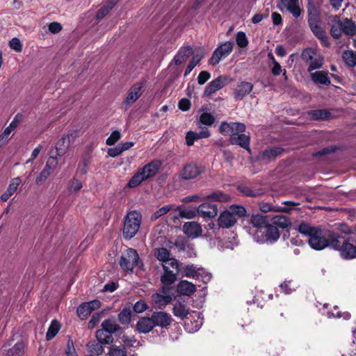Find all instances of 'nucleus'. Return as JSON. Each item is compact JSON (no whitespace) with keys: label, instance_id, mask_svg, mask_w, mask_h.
<instances>
[{"label":"nucleus","instance_id":"6","mask_svg":"<svg viewBox=\"0 0 356 356\" xmlns=\"http://www.w3.org/2000/svg\"><path fill=\"white\" fill-rule=\"evenodd\" d=\"M282 204L284 206L273 205L270 203L261 201L258 204L260 211L264 213L274 211L286 213H291L293 210H297L296 207L300 204V203L293 201H284Z\"/></svg>","mask_w":356,"mask_h":356},{"label":"nucleus","instance_id":"57","mask_svg":"<svg viewBox=\"0 0 356 356\" xmlns=\"http://www.w3.org/2000/svg\"><path fill=\"white\" fill-rule=\"evenodd\" d=\"M215 122V118L209 113H203L200 116V122L202 124L211 126Z\"/></svg>","mask_w":356,"mask_h":356},{"label":"nucleus","instance_id":"22","mask_svg":"<svg viewBox=\"0 0 356 356\" xmlns=\"http://www.w3.org/2000/svg\"><path fill=\"white\" fill-rule=\"evenodd\" d=\"M237 190L244 196L249 197H257L264 193V191L261 188H252L250 186L243 184H239L237 186Z\"/></svg>","mask_w":356,"mask_h":356},{"label":"nucleus","instance_id":"32","mask_svg":"<svg viewBox=\"0 0 356 356\" xmlns=\"http://www.w3.org/2000/svg\"><path fill=\"white\" fill-rule=\"evenodd\" d=\"M103 345H105L104 343H102L98 339H97V341H90L87 344L88 349L90 353V355H94L95 356L101 355L104 350Z\"/></svg>","mask_w":356,"mask_h":356},{"label":"nucleus","instance_id":"28","mask_svg":"<svg viewBox=\"0 0 356 356\" xmlns=\"http://www.w3.org/2000/svg\"><path fill=\"white\" fill-rule=\"evenodd\" d=\"M204 57V51L202 49H200V50L193 55L192 59L190 60L189 63L188 64L185 72H184V77L187 76L191 71L193 70V68L200 63V62L202 60V59Z\"/></svg>","mask_w":356,"mask_h":356},{"label":"nucleus","instance_id":"33","mask_svg":"<svg viewBox=\"0 0 356 356\" xmlns=\"http://www.w3.org/2000/svg\"><path fill=\"white\" fill-rule=\"evenodd\" d=\"M22 120V115L18 113L15 115L13 120L10 122L8 127H7L4 131L0 135V140L7 139L10 133L16 129L19 125Z\"/></svg>","mask_w":356,"mask_h":356},{"label":"nucleus","instance_id":"54","mask_svg":"<svg viewBox=\"0 0 356 356\" xmlns=\"http://www.w3.org/2000/svg\"><path fill=\"white\" fill-rule=\"evenodd\" d=\"M236 42L241 48L246 47L248 45V40L245 33L243 31H238L236 35Z\"/></svg>","mask_w":356,"mask_h":356},{"label":"nucleus","instance_id":"2","mask_svg":"<svg viewBox=\"0 0 356 356\" xmlns=\"http://www.w3.org/2000/svg\"><path fill=\"white\" fill-rule=\"evenodd\" d=\"M331 248L339 252L340 256L344 259H352L356 257V245L351 237H346L339 232L331 238Z\"/></svg>","mask_w":356,"mask_h":356},{"label":"nucleus","instance_id":"53","mask_svg":"<svg viewBox=\"0 0 356 356\" xmlns=\"http://www.w3.org/2000/svg\"><path fill=\"white\" fill-rule=\"evenodd\" d=\"M229 211H231L233 213L234 216H238V218H242L245 216L246 215V209L244 207L241 205H232L229 207Z\"/></svg>","mask_w":356,"mask_h":356},{"label":"nucleus","instance_id":"62","mask_svg":"<svg viewBox=\"0 0 356 356\" xmlns=\"http://www.w3.org/2000/svg\"><path fill=\"white\" fill-rule=\"evenodd\" d=\"M90 163V157L89 156H84L82 161V164L79 165L78 167V172L81 175H84L87 173V168Z\"/></svg>","mask_w":356,"mask_h":356},{"label":"nucleus","instance_id":"12","mask_svg":"<svg viewBox=\"0 0 356 356\" xmlns=\"http://www.w3.org/2000/svg\"><path fill=\"white\" fill-rule=\"evenodd\" d=\"M152 320L154 323V326L161 327H168L172 321L171 316L162 311L154 312L151 316Z\"/></svg>","mask_w":356,"mask_h":356},{"label":"nucleus","instance_id":"8","mask_svg":"<svg viewBox=\"0 0 356 356\" xmlns=\"http://www.w3.org/2000/svg\"><path fill=\"white\" fill-rule=\"evenodd\" d=\"M205 168L201 165L194 162L186 163L179 173L181 179L188 181L196 179L199 175L204 173Z\"/></svg>","mask_w":356,"mask_h":356},{"label":"nucleus","instance_id":"21","mask_svg":"<svg viewBox=\"0 0 356 356\" xmlns=\"http://www.w3.org/2000/svg\"><path fill=\"white\" fill-rule=\"evenodd\" d=\"M202 227L195 222H187L183 225V232L188 237L197 238L202 234Z\"/></svg>","mask_w":356,"mask_h":356},{"label":"nucleus","instance_id":"5","mask_svg":"<svg viewBox=\"0 0 356 356\" xmlns=\"http://www.w3.org/2000/svg\"><path fill=\"white\" fill-rule=\"evenodd\" d=\"M335 234L334 232H329L327 237L323 236L321 229L315 232L310 238H308V243L309 246L316 250H321L328 247L331 248V238Z\"/></svg>","mask_w":356,"mask_h":356},{"label":"nucleus","instance_id":"31","mask_svg":"<svg viewBox=\"0 0 356 356\" xmlns=\"http://www.w3.org/2000/svg\"><path fill=\"white\" fill-rule=\"evenodd\" d=\"M307 114L312 120H327L331 116V113L326 109L311 110Z\"/></svg>","mask_w":356,"mask_h":356},{"label":"nucleus","instance_id":"36","mask_svg":"<svg viewBox=\"0 0 356 356\" xmlns=\"http://www.w3.org/2000/svg\"><path fill=\"white\" fill-rule=\"evenodd\" d=\"M119 0H108L106 5L101 7L97 12V19H103L114 8Z\"/></svg>","mask_w":356,"mask_h":356},{"label":"nucleus","instance_id":"11","mask_svg":"<svg viewBox=\"0 0 356 356\" xmlns=\"http://www.w3.org/2000/svg\"><path fill=\"white\" fill-rule=\"evenodd\" d=\"M232 79L227 76H219L216 79H213L211 81L204 90V95L210 96L211 95L215 93L218 90H220L222 88L225 86L226 85L231 83Z\"/></svg>","mask_w":356,"mask_h":356},{"label":"nucleus","instance_id":"59","mask_svg":"<svg viewBox=\"0 0 356 356\" xmlns=\"http://www.w3.org/2000/svg\"><path fill=\"white\" fill-rule=\"evenodd\" d=\"M175 245L179 251H185L187 249L193 250L192 245L185 239H178L175 241Z\"/></svg>","mask_w":356,"mask_h":356},{"label":"nucleus","instance_id":"46","mask_svg":"<svg viewBox=\"0 0 356 356\" xmlns=\"http://www.w3.org/2000/svg\"><path fill=\"white\" fill-rule=\"evenodd\" d=\"M207 197L211 200L220 202H227L229 200V196L228 195L219 191L210 193Z\"/></svg>","mask_w":356,"mask_h":356},{"label":"nucleus","instance_id":"3","mask_svg":"<svg viewBox=\"0 0 356 356\" xmlns=\"http://www.w3.org/2000/svg\"><path fill=\"white\" fill-rule=\"evenodd\" d=\"M123 329L114 319H105L101 324V328L96 332V338L104 344H111L113 336H120Z\"/></svg>","mask_w":356,"mask_h":356},{"label":"nucleus","instance_id":"16","mask_svg":"<svg viewBox=\"0 0 356 356\" xmlns=\"http://www.w3.org/2000/svg\"><path fill=\"white\" fill-rule=\"evenodd\" d=\"M144 86V83H137L133 85L128 92L127 96L123 102V104L125 106H130L139 99L142 95V88Z\"/></svg>","mask_w":356,"mask_h":356},{"label":"nucleus","instance_id":"50","mask_svg":"<svg viewBox=\"0 0 356 356\" xmlns=\"http://www.w3.org/2000/svg\"><path fill=\"white\" fill-rule=\"evenodd\" d=\"M145 180V179L138 170V172L129 179L127 183V186L129 188H135Z\"/></svg>","mask_w":356,"mask_h":356},{"label":"nucleus","instance_id":"51","mask_svg":"<svg viewBox=\"0 0 356 356\" xmlns=\"http://www.w3.org/2000/svg\"><path fill=\"white\" fill-rule=\"evenodd\" d=\"M109 356H127L124 346H112L108 352Z\"/></svg>","mask_w":356,"mask_h":356},{"label":"nucleus","instance_id":"48","mask_svg":"<svg viewBox=\"0 0 356 356\" xmlns=\"http://www.w3.org/2000/svg\"><path fill=\"white\" fill-rule=\"evenodd\" d=\"M317 56V51L312 47L304 49L301 54V58L307 63H309Z\"/></svg>","mask_w":356,"mask_h":356},{"label":"nucleus","instance_id":"60","mask_svg":"<svg viewBox=\"0 0 356 356\" xmlns=\"http://www.w3.org/2000/svg\"><path fill=\"white\" fill-rule=\"evenodd\" d=\"M148 307H149L145 300H140L134 304V305L133 306V309L134 312L137 314H140L147 310Z\"/></svg>","mask_w":356,"mask_h":356},{"label":"nucleus","instance_id":"40","mask_svg":"<svg viewBox=\"0 0 356 356\" xmlns=\"http://www.w3.org/2000/svg\"><path fill=\"white\" fill-rule=\"evenodd\" d=\"M318 228L311 226L309 223L302 222L298 226V232L302 235L310 238Z\"/></svg>","mask_w":356,"mask_h":356},{"label":"nucleus","instance_id":"27","mask_svg":"<svg viewBox=\"0 0 356 356\" xmlns=\"http://www.w3.org/2000/svg\"><path fill=\"white\" fill-rule=\"evenodd\" d=\"M195 290V285L187 280L180 281L177 287V291L179 293L187 296H190L193 294Z\"/></svg>","mask_w":356,"mask_h":356},{"label":"nucleus","instance_id":"17","mask_svg":"<svg viewBox=\"0 0 356 356\" xmlns=\"http://www.w3.org/2000/svg\"><path fill=\"white\" fill-rule=\"evenodd\" d=\"M236 222L237 218L229 210L222 211L218 218V225L222 229H229L233 227Z\"/></svg>","mask_w":356,"mask_h":356},{"label":"nucleus","instance_id":"25","mask_svg":"<svg viewBox=\"0 0 356 356\" xmlns=\"http://www.w3.org/2000/svg\"><path fill=\"white\" fill-rule=\"evenodd\" d=\"M193 54V49L191 46L181 47L175 56L173 60L175 63L179 65L184 63L187 58Z\"/></svg>","mask_w":356,"mask_h":356},{"label":"nucleus","instance_id":"64","mask_svg":"<svg viewBox=\"0 0 356 356\" xmlns=\"http://www.w3.org/2000/svg\"><path fill=\"white\" fill-rule=\"evenodd\" d=\"M287 10L295 17H298L301 14V10L298 5V2H293V3L289 4L286 6Z\"/></svg>","mask_w":356,"mask_h":356},{"label":"nucleus","instance_id":"15","mask_svg":"<svg viewBox=\"0 0 356 356\" xmlns=\"http://www.w3.org/2000/svg\"><path fill=\"white\" fill-rule=\"evenodd\" d=\"M197 211L203 218H213L218 214V205L211 202H203L199 205Z\"/></svg>","mask_w":356,"mask_h":356},{"label":"nucleus","instance_id":"52","mask_svg":"<svg viewBox=\"0 0 356 356\" xmlns=\"http://www.w3.org/2000/svg\"><path fill=\"white\" fill-rule=\"evenodd\" d=\"M246 127L241 122H231L232 136H237L245 131Z\"/></svg>","mask_w":356,"mask_h":356},{"label":"nucleus","instance_id":"10","mask_svg":"<svg viewBox=\"0 0 356 356\" xmlns=\"http://www.w3.org/2000/svg\"><path fill=\"white\" fill-rule=\"evenodd\" d=\"M102 303L99 300H93L81 303L76 309L78 317L81 320L86 319L94 311L101 307Z\"/></svg>","mask_w":356,"mask_h":356},{"label":"nucleus","instance_id":"18","mask_svg":"<svg viewBox=\"0 0 356 356\" xmlns=\"http://www.w3.org/2000/svg\"><path fill=\"white\" fill-rule=\"evenodd\" d=\"M153 307L157 309H163L172 300V296H164L160 293H153L151 296Z\"/></svg>","mask_w":356,"mask_h":356},{"label":"nucleus","instance_id":"1","mask_svg":"<svg viewBox=\"0 0 356 356\" xmlns=\"http://www.w3.org/2000/svg\"><path fill=\"white\" fill-rule=\"evenodd\" d=\"M308 24L313 34L321 41L323 47L330 45L329 38L325 31L320 26V12L318 7L312 2L307 6Z\"/></svg>","mask_w":356,"mask_h":356},{"label":"nucleus","instance_id":"49","mask_svg":"<svg viewBox=\"0 0 356 356\" xmlns=\"http://www.w3.org/2000/svg\"><path fill=\"white\" fill-rule=\"evenodd\" d=\"M342 58L344 62L350 67L356 65V54L352 51H345L343 53Z\"/></svg>","mask_w":356,"mask_h":356},{"label":"nucleus","instance_id":"23","mask_svg":"<svg viewBox=\"0 0 356 356\" xmlns=\"http://www.w3.org/2000/svg\"><path fill=\"white\" fill-rule=\"evenodd\" d=\"M154 323L152 317H141L136 323V330L139 333L147 334L154 329Z\"/></svg>","mask_w":356,"mask_h":356},{"label":"nucleus","instance_id":"9","mask_svg":"<svg viewBox=\"0 0 356 356\" xmlns=\"http://www.w3.org/2000/svg\"><path fill=\"white\" fill-rule=\"evenodd\" d=\"M234 44L232 42H225L219 45L213 52L209 64L216 65L222 58L228 56L233 50Z\"/></svg>","mask_w":356,"mask_h":356},{"label":"nucleus","instance_id":"14","mask_svg":"<svg viewBox=\"0 0 356 356\" xmlns=\"http://www.w3.org/2000/svg\"><path fill=\"white\" fill-rule=\"evenodd\" d=\"M161 161L154 159L145 165L143 168H139L138 170L145 179V180H147L155 176L158 172L159 170L161 168Z\"/></svg>","mask_w":356,"mask_h":356},{"label":"nucleus","instance_id":"58","mask_svg":"<svg viewBox=\"0 0 356 356\" xmlns=\"http://www.w3.org/2000/svg\"><path fill=\"white\" fill-rule=\"evenodd\" d=\"M198 268L193 264L187 265L184 268V274L186 277L195 279Z\"/></svg>","mask_w":356,"mask_h":356},{"label":"nucleus","instance_id":"56","mask_svg":"<svg viewBox=\"0 0 356 356\" xmlns=\"http://www.w3.org/2000/svg\"><path fill=\"white\" fill-rule=\"evenodd\" d=\"M172 207H173V205L168 204V205H165V206L159 208L158 210H156L153 213V215L152 216V219L156 220V219L159 218L160 217H161L163 215L166 214L171 209H172Z\"/></svg>","mask_w":356,"mask_h":356},{"label":"nucleus","instance_id":"42","mask_svg":"<svg viewBox=\"0 0 356 356\" xmlns=\"http://www.w3.org/2000/svg\"><path fill=\"white\" fill-rule=\"evenodd\" d=\"M131 309L129 306L125 307L118 314V321L122 325H128L131 319Z\"/></svg>","mask_w":356,"mask_h":356},{"label":"nucleus","instance_id":"38","mask_svg":"<svg viewBox=\"0 0 356 356\" xmlns=\"http://www.w3.org/2000/svg\"><path fill=\"white\" fill-rule=\"evenodd\" d=\"M343 33L346 35L353 36L356 33V26L355 22L350 19L346 18L341 21Z\"/></svg>","mask_w":356,"mask_h":356},{"label":"nucleus","instance_id":"41","mask_svg":"<svg viewBox=\"0 0 356 356\" xmlns=\"http://www.w3.org/2000/svg\"><path fill=\"white\" fill-rule=\"evenodd\" d=\"M273 222L277 227L285 229L291 225V222L289 217L284 215H277L273 218Z\"/></svg>","mask_w":356,"mask_h":356},{"label":"nucleus","instance_id":"63","mask_svg":"<svg viewBox=\"0 0 356 356\" xmlns=\"http://www.w3.org/2000/svg\"><path fill=\"white\" fill-rule=\"evenodd\" d=\"M58 165L57 158L55 156H51L46 162L45 166L44 168L48 170L49 171L53 172L55 168Z\"/></svg>","mask_w":356,"mask_h":356},{"label":"nucleus","instance_id":"45","mask_svg":"<svg viewBox=\"0 0 356 356\" xmlns=\"http://www.w3.org/2000/svg\"><path fill=\"white\" fill-rule=\"evenodd\" d=\"M24 353V344L23 342H17L10 348L6 354V356H22Z\"/></svg>","mask_w":356,"mask_h":356},{"label":"nucleus","instance_id":"37","mask_svg":"<svg viewBox=\"0 0 356 356\" xmlns=\"http://www.w3.org/2000/svg\"><path fill=\"white\" fill-rule=\"evenodd\" d=\"M264 229L267 241L275 242L280 238V232L276 226L268 224Z\"/></svg>","mask_w":356,"mask_h":356},{"label":"nucleus","instance_id":"4","mask_svg":"<svg viewBox=\"0 0 356 356\" xmlns=\"http://www.w3.org/2000/svg\"><path fill=\"white\" fill-rule=\"evenodd\" d=\"M141 220L142 216L139 212L132 211L127 213L124 218L122 229V235L125 240H130L136 235L140 227Z\"/></svg>","mask_w":356,"mask_h":356},{"label":"nucleus","instance_id":"7","mask_svg":"<svg viewBox=\"0 0 356 356\" xmlns=\"http://www.w3.org/2000/svg\"><path fill=\"white\" fill-rule=\"evenodd\" d=\"M140 260L137 251L133 248H128L124 254L120 257L119 265L126 271L132 272L134 267L138 265Z\"/></svg>","mask_w":356,"mask_h":356},{"label":"nucleus","instance_id":"13","mask_svg":"<svg viewBox=\"0 0 356 356\" xmlns=\"http://www.w3.org/2000/svg\"><path fill=\"white\" fill-rule=\"evenodd\" d=\"M284 149L282 147H275L261 152L257 156V160L269 163L275 161L276 158L284 152Z\"/></svg>","mask_w":356,"mask_h":356},{"label":"nucleus","instance_id":"19","mask_svg":"<svg viewBox=\"0 0 356 356\" xmlns=\"http://www.w3.org/2000/svg\"><path fill=\"white\" fill-rule=\"evenodd\" d=\"M253 84L248 81L241 82L234 90L233 95L236 100H242L253 89Z\"/></svg>","mask_w":356,"mask_h":356},{"label":"nucleus","instance_id":"34","mask_svg":"<svg viewBox=\"0 0 356 356\" xmlns=\"http://www.w3.org/2000/svg\"><path fill=\"white\" fill-rule=\"evenodd\" d=\"M172 313L176 317L183 320L189 314V309L184 304L178 302L175 304Z\"/></svg>","mask_w":356,"mask_h":356},{"label":"nucleus","instance_id":"29","mask_svg":"<svg viewBox=\"0 0 356 356\" xmlns=\"http://www.w3.org/2000/svg\"><path fill=\"white\" fill-rule=\"evenodd\" d=\"M163 274L161 277V282L162 284H172L177 280V274L178 273H174L170 270L166 264H163Z\"/></svg>","mask_w":356,"mask_h":356},{"label":"nucleus","instance_id":"55","mask_svg":"<svg viewBox=\"0 0 356 356\" xmlns=\"http://www.w3.org/2000/svg\"><path fill=\"white\" fill-rule=\"evenodd\" d=\"M195 279L202 281L204 284H207L211 280V275L203 268H198Z\"/></svg>","mask_w":356,"mask_h":356},{"label":"nucleus","instance_id":"35","mask_svg":"<svg viewBox=\"0 0 356 356\" xmlns=\"http://www.w3.org/2000/svg\"><path fill=\"white\" fill-rule=\"evenodd\" d=\"M330 35L334 39H339L343 33L341 20L338 16H335L334 23L331 26Z\"/></svg>","mask_w":356,"mask_h":356},{"label":"nucleus","instance_id":"43","mask_svg":"<svg viewBox=\"0 0 356 356\" xmlns=\"http://www.w3.org/2000/svg\"><path fill=\"white\" fill-rule=\"evenodd\" d=\"M60 329V324L57 320H53L46 333V339L47 341L51 340L56 337Z\"/></svg>","mask_w":356,"mask_h":356},{"label":"nucleus","instance_id":"61","mask_svg":"<svg viewBox=\"0 0 356 356\" xmlns=\"http://www.w3.org/2000/svg\"><path fill=\"white\" fill-rule=\"evenodd\" d=\"M51 173H52L51 172L44 168L35 179L36 184L41 185L42 184H43L47 179V178L50 176V175Z\"/></svg>","mask_w":356,"mask_h":356},{"label":"nucleus","instance_id":"26","mask_svg":"<svg viewBox=\"0 0 356 356\" xmlns=\"http://www.w3.org/2000/svg\"><path fill=\"white\" fill-rule=\"evenodd\" d=\"M311 79L316 84H321L324 86H329L331 83L330 79L328 77L327 71H316L310 73Z\"/></svg>","mask_w":356,"mask_h":356},{"label":"nucleus","instance_id":"30","mask_svg":"<svg viewBox=\"0 0 356 356\" xmlns=\"http://www.w3.org/2000/svg\"><path fill=\"white\" fill-rule=\"evenodd\" d=\"M250 224L258 229L265 228L268 225V216L259 213L254 214L250 218Z\"/></svg>","mask_w":356,"mask_h":356},{"label":"nucleus","instance_id":"44","mask_svg":"<svg viewBox=\"0 0 356 356\" xmlns=\"http://www.w3.org/2000/svg\"><path fill=\"white\" fill-rule=\"evenodd\" d=\"M154 256L159 261L167 264L170 256V252L165 248H159L155 250Z\"/></svg>","mask_w":356,"mask_h":356},{"label":"nucleus","instance_id":"39","mask_svg":"<svg viewBox=\"0 0 356 356\" xmlns=\"http://www.w3.org/2000/svg\"><path fill=\"white\" fill-rule=\"evenodd\" d=\"M70 140L67 139L65 136H63L61 138L58 140L56 143V155L59 157L63 156L70 145Z\"/></svg>","mask_w":356,"mask_h":356},{"label":"nucleus","instance_id":"24","mask_svg":"<svg viewBox=\"0 0 356 356\" xmlns=\"http://www.w3.org/2000/svg\"><path fill=\"white\" fill-rule=\"evenodd\" d=\"M21 183L22 179L19 177L12 179L6 191L1 195V200L3 202H6L17 190V188Z\"/></svg>","mask_w":356,"mask_h":356},{"label":"nucleus","instance_id":"20","mask_svg":"<svg viewBox=\"0 0 356 356\" xmlns=\"http://www.w3.org/2000/svg\"><path fill=\"white\" fill-rule=\"evenodd\" d=\"M230 143L234 145H239L241 147L247 150L249 154H251L250 148V137L245 134H241L237 136H232L230 138Z\"/></svg>","mask_w":356,"mask_h":356},{"label":"nucleus","instance_id":"47","mask_svg":"<svg viewBox=\"0 0 356 356\" xmlns=\"http://www.w3.org/2000/svg\"><path fill=\"white\" fill-rule=\"evenodd\" d=\"M307 68V71L312 73V71L320 69L324 64V58L321 55L316 56L312 61H310Z\"/></svg>","mask_w":356,"mask_h":356}]
</instances>
